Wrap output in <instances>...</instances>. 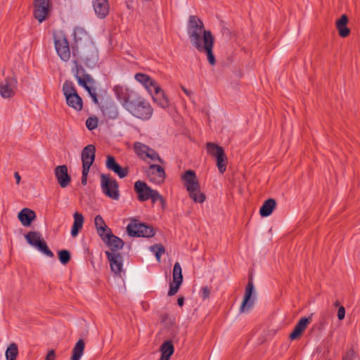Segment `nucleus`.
I'll list each match as a JSON object with an SVG mask.
<instances>
[{"mask_svg":"<svg viewBox=\"0 0 360 360\" xmlns=\"http://www.w3.org/2000/svg\"><path fill=\"white\" fill-rule=\"evenodd\" d=\"M338 304H339V303H338V302H335V306H338Z\"/></svg>","mask_w":360,"mask_h":360,"instance_id":"54","label":"nucleus"},{"mask_svg":"<svg viewBox=\"0 0 360 360\" xmlns=\"http://www.w3.org/2000/svg\"><path fill=\"white\" fill-rule=\"evenodd\" d=\"M207 153L215 158H219L221 156H224L225 153L224 151V149L219 146L218 145H216L213 143H207Z\"/></svg>","mask_w":360,"mask_h":360,"instance_id":"31","label":"nucleus"},{"mask_svg":"<svg viewBox=\"0 0 360 360\" xmlns=\"http://www.w3.org/2000/svg\"><path fill=\"white\" fill-rule=\"evenodd\" d=\"M34 17L41 23L48 17L50 11V1L49 0H34Z\"/></svg>","mask_w":360,"mask_h":360,"instance_id":"10","label":"nucleus"},{"mask_svg":"<svg viewBox=\"0 0 360 360\" xmlns=\"http://www.w3.org/2000/svg\"><path fill=\"white\" fill-rule=\"evenodd\" d=\"M75 46L77 49H81L86 60L96 62L98 59V51L87 32L82 27H75L72 34Z\"/></svg>","mask_w":360,"mask_h":360,"instance_id":"3","label":"nucleus"},{"mask_svg":"<svg viewBox=\"0 0 360 360\" xmlns=\"http://www.w3.org/2000/svg\"><path fill=\"white\" fill-rule=\"evenodd\" d=\"M135 153L143 161H153L162 163L163 160L159 154L152 148L141 142H135L134 145Z\"/></svg>","mask_w":360,"mask_h":360,"instance_id":"5","label":"nucleus"},{"mask_svg":"<svg viewBox=\"0 0 360 360\" xmlns=\"http://www.w3.org/2000/svg\"><path fill=\"white\" fill-rule=\"evenodd\" d=\"M18 218L24 226H30L36 218V214L29 208H23L18 214Z\"/></svg>","mask_w":360,"mask_h":360,"instance_id":"21","label":"nucleus"},{"mask_svg":"<svg viewBox=\"0 0 360 360\" xmlns=\"http://www.w3.org/2000/svg\"><path fill=\"white\" fill-rule=\"evenodd\" d=\"M75 77L79 85L88 91L94 103H98L96 89L94 87L95 82L92 77L89 74L84 73V70L82 68L77 69Z\"/></svg>","mask_w":360,"mask_h":360,"instance_id":"4","label":"nucleus"},{"mask_svg":"<svg viewBox=\"0 0 360 360\" xmlns=\"http://www.w3.org/2000/svg\"><path fill=\"white\" fill-rule=\"evenodd\" d=\"M146 174L149 181L156 185L162 184L165 179V169L159 165H150L146 169Z\"/></svg>","mask_w":360,"mask_h":360,"instance_id":"12","label":"nucleus"},{"mask_svg":"<svg viewBox=\"0 0 360 360\" xmlns=\"http://www.w3.org/2000/svg\"><path fill=\"white\" fill-rule=\"evenodd\" d=\"M181 179L184 181L186 191H193V188H198L200 184L197 179L196 174L193 170H187L181 175Z\"/></svg>","mask_w":360,"mask_h":360,"instance_id":"17","label":"nucleus"},{"mask_svg":"<svg viewBox=\"0 0 360 360\" xmlns=\"http://www.w3.org/2000/svg\"><path fill=\"white\" fill-rule=\"evenodd\" d=\"M149 199L151 200L153 203H155L158 201L161 202L162 205L165 204V200L162 198V196L159 193V192L156 190L153 189L150 196Z\"/></svg>","mask_w":360,"mask_h":360,"instance_id":"41","label":"nucleus"},{"mask_svg":"<svg viewBox=\"0 0 360 360\" xmlns=\"http://www.w3.org/2000/svg\"><path fill=\"white\" fill-rule=\"evenodd\" d=\"M18 80L14 76H7L0 81V95L3 98L13 97L18 89Z\"/></svg>","mask_w":360,"mask_h":360,"instance_id":"8","label":"nucleus"},{"mask_svg":"<svg viewBox=\"0 0 360 360\" xmlns=\"http://www.w3.org/2000/svg\"><path fill=\"white\" fill-rule=\"evenodd\" d=\"M148 84L144 87L146 91L148 92L150 95H153L155 92H158V91H160V86L158 83L152 77L150 78Z\"/></svg>","mask_w":360,"mask_h":360,"instance_id":"36","label":"nucleus"},{"mask_svg":"<svg viewBox=\"0 0 360 360\" xmlns=\"http://www.w3.org/2000/svg\"><path fill=\"white\" fill-rule=\"evenodd\" d=\"M18 354V349L15 343H11L6 351V360H15Z\"/></svg>","mask_w":360,"mask_h":360,"instance_id":"35","label":"nucleus"},{"mask_svg":"<svg viewBox=\"0 0 360 360\" xmlns=\"http://www.w3.org/2000/svg\"><path fill=\"white\" fill-rule=\"evenodd\" d=\"M96 231L103 242L105 240H109V236L112 233L110 229H109L107 225L102 228L100 227Z\"/></svg>","mask_w":360,"mask_h":360,"instance_id":"38","label":"nucleus"},{"mask_svg":"<svg viewBox=\"0 0 360 360\" xmlns=\"http://www.w3.org/2000/svg\"><path fill=\"white\" fill-rule=\"evenodd\" d=\"M183 282L182 269L180 264L176 262L174 265L172 272V282L169 283L168 291L169 296H173L177 293Z\"/></svg>","mask_w":360,"mask_h":360,"instance_id":"13","label":"nucleus"},{"mask_svg":"<svg viewBox=\"0 0 360 360\" xmlns=\"http://www.w3.org/2000/svg\"><path fill=\"white\" fill-rule=\"evenodd\" d=\"M217 166L221 174H223L226 169V155L224 156H221L219 158H216Z\"/></svg>","mask_w":360,"mask_h":360,"instance_id":"39","label":"nucleus"},{"mask_svg":"<svg viewBox=\"0 0 360 360\" xmlns=\"http://www.w3.org/2000/svg\"><path fill=\"white\" fill-rule=\"evenodd\" d=\"M160 352L161 356L159 360H170V357L174 352V347L172 341H165L160 347Z\"/></svg>","mask_w":360,"mask_h":360,"instance_id":"23","label":"nucleus"},{"mask_svg":"<svg viewBox=\"0 0 360 360\" xmlns=\"http://www.w3.org/2000/svg\"><path fill=\"white\" fill-rule=\"evenodd\" d=\"M135 79L141 84L144 87L148 84L150 77L143 73H136L134 76Z\"/></svg>","mask_w":360,"mask_h":360,"instance_id":"43","label":"nucleus"},{"mask_svg":"<svg viewBox=\"0 0 360 360\" xmlns=\"http://www.w3.org/2000/svg\"><path fill=\"white\" fill-rule=\"evenodd\" d=\"M150 250L155 255L158 262H160L162 255L165 252L163 245L160 244L154 245L150 247Z\"/></svg>","mask_w":360,"mask_h":360,"instance_id":"37","label":"nucleus"},{"mask_svg":"<svg viewBox=\"0 0 360 360\" xmlns=\"http://www.w3.org/2000/svg\"><path fill=\"white\" fill-rule=\"evenodd\" d=\"M190 198L197 203H202L205 202L206 197L205 195L200 191V186L196 188H193V191H188Z\"/></svg>","mask_w":360,"mask_h":360,"instance_id":"32","label":"nucleus"},{"mask_svg":"<svg viewBox=\"0 0 360 360\" xmlns=\"http://www.w3.org/2000/svg\"><path fill=\"white\" fill-rule=\"evenodd\" d=\"M66 103L68 106L75 109L77 111H79L82 109L83 102L82 98L78 95L71 96L70 98H65Z\"/></svg>","mask_w":360,"mask_h":360,"instance_id":"30","label":"nucleus"},{"mask_svg":"<svg viewBox=\"0 0 360 360\" xmlns=\"http://www.w3.org/2000/svg\"><path fill=\"white\" fill-rule=\"evenodd\" d=\"M105 166L108 169L115 173L120 179L124 178L128 171L126 168H122L115 160V158L111 155L107 156Z\"/></svg>","mask_w":360,"mask_h":360,"instance_id":"18","label":"nucleus"},{"mask_svg":"<svg viewBox=\"0 0 360 360\" xmlns=\"http://www.w3.org/2000/svg\"><path fill=\"white\" fill-rule=\"evenodd\" d=\"M89 172V169H82V185H86V183H87V176H88V174Z\"/></svg>","mask_w":360,"mask_h":360,"instance_id":"47","label":"nucleus"},{"mask_svg":"<svg viewBox=\"0 0 360 360\" xmlns=\"http://www.w3.org/2000/svg\"><path fill=\"white\" fill-rule=\"evenodd\" d=\"M342 360H352L351 355L347 354L343 357Z\"/></svg>","mask_w":360,"mask_h":360,"instance_id":"53","label":"nucleus"},{"mask_svg":"<svg viewBox=\"0 0 360 360\" xmlns=\"http://www.w3.org/2000/svg\"><path fill=\"white\" fill-rule=\"evenodd\" d=\"M158 91V92H155L153 94V95H150L154 103H155L158 106L163 109L168 108L170 105L168 97L165 94V91L162 89V88H160V91Z\"/></svg>","mask_w":360,"mask_h":360,"instance_id":"22","label":"nucleus"},{"mask_svg":"<svg viewBox=\"0 0 360 360\" xmlns=\"http://www.w3.org/2000/svg\"><path fill=\"white\" fill-rule=\"evenodd\" d=\"M94 225L97 231L98 229H100V227L102 228L105 226L106 224L101 215H96L94 218Z\"/></svg>","mask_w":360,"mask_h":360,"instance_id":"45","label":"nucleus"},{"mask_svg":"<svg viewBox=\"0 0 360 360\" xmlns=\"http://www.w3.org/2000/svg\"><path fill=\"white\" fill-rule=\"evenodd\" d=\"M181 89H182V91L184 92V94L190 98L191 99L192 98V96L193 94V91L189 90V89H187L186 88H185L184 86H181Z\"/></svg>","mask_w":360,"mask_h":360,"instance_id":"49","label":"nucleus"},{"mask_svg":"<svg viewBox=\"0 0 360 360\" xmlns=\"http://www.w3.org/2000/svg\"><path fill=\"white\" fill-rule=\"evenodd\" d=\"M101 188L102 192L108 198L115 200L120 198L118 184L115 179L110 178L108 175L105 174L101 175Z\"/></svg>","mask_w":360,"mask_h":360,"instance_id":"6","label":"nucleus"},{"mask_svg":"<svg viewBox=\"0 0 360 360\" xmlns=\"http://www.w3.org/2000/svg\"><path fill=\"white\" fill-rule=\"evenodd\" d=\"M255 300V286L252 281H250L246 286L243 301L240 307V314L248 312L252 307Z\"/></svg>","mask_w":360,"mask_h":360,"instance_id":"11","label":"nucleus"},{"mask_svg":"<svg viewBox=\"0 0 360 360\" xmlns=\"http://www.w3.org/2000/svg\"><path fill=\"white\" fill-rule=\"evenodd\" d=\"M25 238L29 244L37 248L41 241L40 233L30 231L26 236Z\"/></svg>","mask_w":360,"mask_h":360,"instance_id":"33","label":"nucleus"},{"mask_svg":"<svg viewBox=\"0 0 360 360\" xmlns=\"http://www.w3.org/2000/svg\"><path fill=\"white\" fill-rule=\"evenodd\" d=\"M347 22L348 18L345 15H342L336 22V27L338 30L340 36L342 37H346L349 34V29L347 26Z\"/></svg>","mask_w":360,"mask_h":360,"instance_id":"26","label":"nucleus"},{"mask_svg":"<svg viewBox=\"0 0 360 360\" xmlns=\"http://www.w3.org/2000/svg\"><path fill=\"white\" fill-rule=\"evenodd\" d=\"M45 360H55V352L54 350H50L46 354Z\"/></svg>","mask_w":360,"mask_h":360,"instance_id":"50","label":"nucleus"},{"mask_svg":"<svg viewBox=\"0 0 360 360\" xmlns=\"http://www.w3.org/2000/svg\"><path fill=\"white\" fill-rule=\"evenodd\" d=\"M36 248L49 257L52 258L53 257V253L49 250L46 243L44 240L41 241Z\"/></svg>","mask_w":360,"mask_h":360,"instance_id":"40","label":"nucleus"},{"mask_svg":"<svg viewBox=\"0 0 360 360\" xmlns=\"http://www.w3.org/2000/svg\"><path fill=\"white\" fill-rule=\"evenodd\" d=\"M113 90L117 98L132 115L143 120L152 117L153 109L144 98L123 86H115Z\"/></svg>","mask_w":360,"mask_h":360,"instance_id":"2","label":"nucleus"},{"mask_svg":"<svg viewBox=\"0 0 360 360\" xmlns=\"http://www.w3.org/2000/svg\"><path fill=\"white\" fill-rule=\"evenodd\" d=\"M309 321L310 319L307 317H302V319H300V320L295 326L294 330L290 335V338L291 340H295L297 338H298L307 328V325L309 323Z\"/></svg>","mask_w":360,"mask_h":360,"instance_id":"24","label":"nucleus"},{"mask_svg":"<svg viewBox=\"0 0 360 360\" xmlns=\"http://www.w3.org/2000/svg\"><path fill=\"white\" fill-rule=\"evenodd\" d=\"M105 255L109 260L111 270L116 274L123 271V262L120 253L116 252L106 251Z\"/></svg>","mask_w":360,"mask_h":360,"instance_id":"14","label":"nucleus"},{"mask_svg":"<svg viewBox=\"0 0 360 360\" xmlns=\"http://www.w3.org/2000/svg\"><path fill=\"white\" fill-rule=\"evenodd\" d=\"M187 32L193 46L200 53L207 56L211 65L216 64L213 53L214 37L210 30H206L201 20L195 15H191L188 22Z\"/></svg>","mask_w":360,"mask_h":360,"instance_id":"1","label":"nucleus"},{"mask_svg":"<svg viewBox=\"0 0 360 360\" xmlns=\"http://www.w3.org/2000/svg\"><path fill=\"white\" fill-rule=\"evenodd\" d=\"M63 93L65 98H70L71 96L78 94L76 91L75 84L70 81H65L63 85Z\"/></svg>","mask_w":360,"mask_h":360,"instance_id":"34","label":"nucleus"},{"mask_svg":"<svg viewBox=\"0 0 360 360\" xmlns=\"http://www.w3.org/2000/svg\"><path fill=\"white\" fill-rule=\"evenodd\" d=\"M96 148L94 145L89 144L82 151L81 158L82 169H90L95 160Z\"/></svg>","mask_w":360,"mask_h":360,"instance_id":"15","label":"nucleus"},{"mask_svg":"<svg viewBox=\"0 0 360 360\" xmlns=\"http://www.w3.org/2000/svg\"><path fill=\"white\" fill-rule=\"evenodd\" d=\"M94 12L98 18L103 19L109 13L108 0H92Z\"/></svg>","mask_w":360,"mask_h":360,"instance_id":"20","label":"nucleus"},{"mask_svg":"<svg viewBox=\"0 0 360 360\" xmlns=\"http://www.w3.org/2000/svg\"><path fill=\"white\" fill-rule=\"evenodd\" d=\"M74 221L71 229V236L76 237L78 235L79 230L83 227L84 217L82 214L76 212L73 214Z\"/></svg>","mask_w":360,"mask_h":360,"instance_id":"25","label":"nucleus"},{"mask_svg":"<svg viewBox=\"0 0 360 360\" xmlns=\"http://www.w3.org/2000/svg\"><path fill=\"white\" fill-rule=\"evenodd\" d=\"M184 303V298L183 297H179L177 300V304L179 306L182 307Z\"/></svg>","mask_w":360,"mask_h":360,"instance_id":"52","label":"nucleus"},{"mask_svg":"<svg viewBox=\"0 0 360 360\" xmlns=\"http://www.w3.org/2000/svg\"><path fill=\"white\" fill-rule=\"evenodd\" d=\"M58 258L61 264H66L70 259V254L66 250H60L58 252Z\"/></svg>","mask_w":360,"mask_h":360,"instance_id":"42","label":"nucleus"},{"mask_svg":"<svg viewBox=\"0 0 360 360\" xmlns=\"http://www.w3.org/2000/svg\"><path fill=\"white\" fill-rule=\"evenodd\" d=\"M105 243L111 249L110 252H116L122 249L124 246V243L122 239L112 233L109 236V240H105Z\"/></svg>","mask_w":360,"mask_h":360,"instance_id":"27","label":"nucleus"},{"mask_svg":"<svg viewBox=\"0 0 360 360\" xmlns=\"http://www.w3.org/2000/svg\"><path fill=\"white\" fill-rule=\"evenodd\" d=\"M55 176L58 184L62 188L67 187L71 181L66 165H60L56 167L55 168Z\"/></svg>","mask_w":360,"mask_h":360,"instance_id":"19","label":"nucleus"},{"mask_svg":"<svg viewBox=\"0 0 360 360\" xmlns=\"http://www.w3.org/2000/svg\"><path fill=\"white\" fill-rule=\"evenodd\" d=\"M55 49L60 59L65 62L70 58L69 42L65 36L60 33L54 35Z\"/></svg>","mask_w":360,"mask_h":360,"instance_id":"9","label":"nucleus"},{"mask_svg":"<svg viewBox=\"0 0 360 360\" xmlns=\"http://www.w3.org/2000/svg\"><path fill=\"white\" fill-rule=\"evenodd\" d=\"M200 296L202 300L207 299L210 294V290L207 286H202L200 290Z\"/></svg>","mask_w":360,"mask_h":360,"instance_id":"46","label":"nucleus"},{"mask_svg":"<svg viewBox=\"0 0 360 360\" xmlns=\"http://www.w3.org/2000/svg\"><path fill=\"white\" fill-rule=\"evenodd\" d=\"M98 120L94 117H90L86 120V127L89 130H94L98 127Z\"/></svg>","mask_w":360,"mask_h":360,"instance_id":"44","label":"nucleus"},{"mask_svg":"<svg viewBox=\"0 0 360 360\" xmlns=\"http://www.w3.org/2000/svg\"><path fill=\"white\" fill-rule=\"evenodd\" d=\"M127 231L131 236L149 238L154 235L152 227L139 223L136 219L132 220L127 225Z\"/></svg>","mask_w":360,"mask_h":360,"instance_id":"7","label":"nucleus"},{"mask_svg":"<svg viewBox=\"0 0 360 360\" xmlns=\"http://www.w3.org/2000/svg\"><path fill=\"white\" fill-rule=\"evenodd\" d=\"M85 344L83 340H79L73 349L70 360H80L84 354Z\"/></svg>","mask_w":360,"mask_h":360,"instance_id":"29","label":"nucleus"},{"mask_svg":"<svg viewBox=\"0 0 360 360\" xmlns=\"http://www.w3.org/2000/svg\"><path fill=\"white\" fill-rule=\"evenodd\" d=\"M134 190L137 193V198L141 202L149 200L153 189L142 181H137L134 184Z\"/></svg>","mask_w":360,"mask_h":360,"instance_id":"16","label":"nucleus"},{"mask_svg":"<svg viewBox=\"0 0 360 360\" xmlns=\"http://www.w3.org/2000/svg\"><path fill=\"white\" fill-rule=\"evenodd\" d=\"M14 177H15V179L16 180L17 184H19L20 182V179H21V177H20L19 173L18 172H15L14 173Z\"/></svg>","mask_w":360,"mask_h":360,"instance_id":"51","label":"nucleus"},{"mask_svg":"<svg viewBox=\"0 0 360 360\" xmlns=\"http://www.w3.org/2000/svg\"><path fill=\"white\" fill-rule=\"evenodd\" d=\"M345 316V309L343 306H340L338 311V318L339 320L344 319Z\"/></svg>","mask_w":360,"mask_h":360,"instance_id":"48","label":"nucleus"},{"mask_svg":"<svg viewBox=\"0 0 360 360\" xmlns=\"http://www.w3.org/2000/svg\"><path fill=\"white\" fill-rule=\"evenodd\" d=\"M276 207V201L272 198L266 200L260 207L259 214L263 217H269L271 214Z\"/></svg>","mask_w":360,"mask_h":360,"instance_id":"28","label":"nucleus"}]
</instances>
